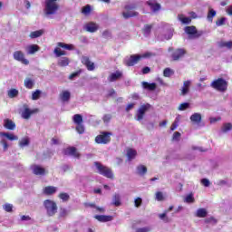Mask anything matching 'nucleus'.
<instances>
[{"label": "nucleus", "instance_id": "1", "mask_svg": "<svg viewBox=\"0 0 232 232\" xmlns=\"http://www.w3.org/2000/svg\"><path fill=\"white\" fill-rule=\"evenodd\" d=\"M57 1L61 0H45L44 12L46 15H53L54 14H57L60 8Z\"/></svg>", "mask_w": 232, "mask_h": 232}, {"label": "nucleus", "instance_id": "2", "mask_svg": "<svg viewBox=\"0 0 232 232\" xmlns=\"http://www.w3.org/2000/svg\"><path fill=\"white\" fill-rule=\"evenodd\" d=\"M44 207L48 217H55L58 209L57 203L55 201L52 199H45L44 201Z\"/></svg>", "mask_w": 232, "mask_h": 232}, {"label": "nucleus", "instance_id": "3", "mask_svg": "<svg viewBox=\"0 0 232 232\" xmlns=\"http://www.w3.org/2000/svg\"><path fill=\"white\" fill-rule=\"evenodd\" d=\"M210 86L218 92H224L227 91V81H226L224 78H218L210 83Z\"/></svg>", "mask_w": 232, "mask_h": 232}, {"label": "nucleus", "instance_id": "4", "mask_svg": "<svg viewBox=\"0 0 232 232\" xmlns=\"http://www.w3.org/2000/svg\"><path fill=\"white\" fill-rule=\"evenodd\" d=\"M151 53H146L142 55L140 54H132L127 60H125L126 66H135L141 59H146V57H150Z\"/></svg>", "mask_w": 232, "mask_h": 232}, {"label": "nucleus", "instance_id": "5", "mask_svg": "<svg viewBox=\"0 0 232 232\" xmlns=\"http://www.w3.org/2000/svg\"><path fill=\"white\" fill-rule=\"evenodd\" d=\"M111 135H113V133L110 131H102L95 137L94 140L96 144H110V142H111Z\"/></svg>", "mask_w": 232, "mask_h": 232}, {"label": "nucleus", "instance_id": "6", "mask_svg": "<svg viewBox=\"0 0 232 232\" xmlns=\"http://www.w3.org/2000/svg\"><path fill=\"white\" fill-rule=\"evenodd\" d=\"M136 8H137V5L135 4L125 5L124 10H126V12L122 13V16L125 19H130V17H137V15H139V12L131 11V10H135Z\"/></svg>", "mask_w": 232, "mask_h": 232}, {"label": "nucleus", "instance_id": "7", "mask_svg": "<svg viewBox=\"0 0 232 232\" xmlns=\"http://www.w3.org/2000/svg\"><path fill=\"white\" fill-rule=\"evenodd\" d=\"M95 166H96L100 175H102L103 177H106L107 179H113V171H111V169H110L99 162H95Z\"/></svg>", "mask_w": 232, "mask_h": 232}, {"label": "nucleus", "instance_id": "8", "mask_svg": "<svg viewBox=\"0 0 232 232\" xmlns=\"http://www.w3.org/2000/svg\"><path fill=\"white\" fill-rule=\"evenodd\" d=\"M72 121L76 125V131L80 135H82V133H84V125L82 124V122H83L82 115L74 114L73 117H72Z\"/></svg>", "mask_w": 232, "mask_h": 232}, {"label": "nucleus", "instance_id": "9", "mask_svg": "<svg viewBox=\"0 0 232 232\" xmlns=\"http://www.w3.org/2000/svg\"><path fill=\"white\" fill-rule=\"evenodd\" d=\"M13 57L14 61H18V63H22V64H24L25 66L30 64V61L24 58V53H23V51H15L13 54Z\"/></svg>", "mask_w": 232, "mask_h": 232}, {"label": "nucleus", "instance_id": "10", "mask_svg": "<svg viewBox=\"0 0 232 232\" xmlns=\"http://www.w3.org/2000/svg\"><path fill=\"white\" fill-rule=\"evenodd\" d=\"M63 155L69 157H74V159H81V153L77 150L75 147H68L63 149Z\"/></svg>", "mask_w": 232, "mask_h": 232}, {"label": "nucleus", "instance_id": "11", "mask_svg": "<svg viewBox=\"0 0 232 232\" xmlns=\"http://www.w3.org/2000/svg\"><path fill=\"white\" fill-rule=\"evenodd\" d=\"M35 113H39V109L30 110V108H28V105L26 104L24 105V111L22 112L23 119H25L26 121H28V119H30L32 115H35Z\"/></svg>", "mask_w": 232, "mask_h": 232}, {"label": "nucleus", "instance_id": "12", "mask_svg": "<svg viewBox=\"0 0 232 232\" xmlns=\"http://www.w3.org/2000/svg\"><path fill=\"white\" fill-rule=\"evenodd\" d=\"M186 53H188V52L183 48L174 50L171 53L172 61H180V59H182Z\"/></svg>", "mask_w": 232, "mask_h": 232}, {"label": "nucleus", "instance_id": "13", "mask_svg": "<svg viewBox=\"0 0 232 232\" xmlns=\"http://www.w3.org/2000/svg\"><path fill=\"white\" fill-rule=\"evenodd\" d=\"M82 64L87 68L88 72L95 70V63L88 56H82Z\"/></svg>", "mask_w": 232, "mask_h": 232}, {"label": "nucleus", "instance_id": "14", "mask_svg": "<svg viewBox=\"0 0 232 232\" xmlns=\"http://www.w3.org/2000/svg\"><path fill=\"white\" fill-rule=\"evenodd\" d=\"M185 34H188V35H193L195 39H198V37L200 36V34H198V31L197 30V27L195 25L186 26Z\"/></svg>", "mask_w": 232, "mask_h": 232}, {"label": "nucleus", "instance_id": "15", "mask_svg": "<svg viewBox=\"0 0 232 232\" xmlns=\"http://www.w3.org/2000/svg\"><path fill=\"white\" fill-rule=\"evenodd\" d=\"M191 86V81L187 80L183 82V86L181 88V92H179V95L181 97H184L189 93V88Z\"/></svg>", "mask_w": 232, "mask_h": 232}, {"label": "nucleus", "instance_id": "16", "mask_svg": "<svg viewBox=\"0 0 232 232\" xmlns=\"http://www.w3.org/2000/svg\"><path fill=\"white\" fill-rule=\"evenodd\" d=\"M33 173L34 175H41V176H44L46 175V173H48V171H46V169L39 166V165H34L33 166Z\"/></svg>", "mask_w": 232, "mask_h": 232}, {"label": "nucleus", "instance_id": "17", "mask_svg": "<svg viewBox=\"0 0 232 232\" xmlns=\"http://www.w3.org/2000/svg\"><path fill=\"white\" fill-rule=\"evenodd\" d=\"M85 30L86 32H90V34H93L99 30V25L93 22H90L87 24H85Z\"/></svg>", "mask_w": 232, "mask_h": 232}, {"label": "nucleus", "instance_id": "18", "mask_svg": "<svg viewBox=\"0 0 232 232\" xmlns=\"http://www.w3.org/2000/svg\"><path fill=\"white\" fill-rule=\"evenodd\" d=\"M94 218L98 220V222H111L113 216L96 215Z\"/></svg>", "mask_w": 232, "mask_h": 232}, {"label": "nucleus", "instance_id": "19", "mask_svg": "<svg viewBox=\"0 0 232 232\" xmlns=\"http://www.w3.org/2000/svg\"><path fill=\"white\" fill-rule=\"evenodd\" d=\"M4 128L6 130H15V122L10 119L4 120Z\"/></svg>", "mask_w": 232, "mask_h": 232}, {"label": "nucleus", "instance_id": "20", "mask_svg": "<svg viewBox=\"0 0 232 232\" xmlns=\"http://www.w3.org/2000/svg\"><path fill=\"white\" fill-rule=\"evenodd\" d=\"M191 122H194V124H200L202 122V114L198 112H195L190 116Z\"/></svg>", "mask_w": 232, "mask_h": 232}, {"label": "nucleus", "instance_id": "21", "mask_svg": "<svg viewBox=\"0 0 232 232\" xmlns=\"http://www.w3.org/2000/svg\"><path fill=\"white\" fill-rule=\"evenodd\" d=\"M121 77H122V72L117 71L116 72H112L108 77V81L109 82H115V81H118V79H121Z\"/></svg>", "mask_w": 232, "mask_h": 232}, {"label": "nucleus", "instance_id": "22", "mask_svg": "<svg viewBox=\"0 0 232 232\" xmlns=\"http://www.w3.org/2000/svg\"><path fill=\"white\" fill-rule=\"evenodd\" d=\"M142 87L144 88V90H149V92H155V90H157V83H150L148 82H143Z\"/></svg>", "mask_w": 232, "mask_h": 232}, {"label": "nucleus", "instance_id": "23", "mask_svg": "<svg viewBox=\"0 0 232 232\" xmlns=\"http://www.w3.org/2000/svg\"><path fill=\"white\" fill-rule=\"evenodd\" d=\"M72 97V93L69 91H63L60 93V99L63 102H68Z\"/></svg>", "mask_w": 232, "mask_h": 232}, {"label": "nucleus", "instance_id": "24", "mask_svg": "<svg viewBox=\"0 0 232 232\" xmlns=\"http://www.w3.org/2000/svg\"><path fill=\"white\" fill-rule=\"evenodd\" d=\"M24 84L25 88H27V90H32L34 86H35V80L32 78H25V80L24 81Z\"/></svg>", "mask_w": 232, "mask_h": 232}, {"label": "nucleus", "instance_id": "25", "mask_svg": "<svg viewBox=\"0 0 232 232\" xmlns=\"http://www.w3.org/2000/svg\"><path fill=\"white\" fill-rule=\"evenodd\" d=\"M44 195H54V193H57V187L53 186H47L44 188Z\"/></svg>", "mask_w": 232, "mask_h": 232}, {"label": "nucleus", "instance_id": "26", "mask_svg": "<svg viewBox=\"0 0 232 232\" xmlns=\"http://www.w3.org/2000/svg\"><path fill=\"white\" fill-rule=\"evenodd\" d=\"M0 137H5L8 140H19V137L8 132H0Z\"/></svg>", "mask_w": 232, "mask_h": 232}, {"label": "nucleus", "instance_id": "27", "mask_svg": "<svg viewBox=\"0 0 232 232\" xmlns=\"http://www.w3.org/2000/svg\"><path fill=\"white\" fill-rule=\"evenodd\" d=\"M44 31L43 29L37 30V31H34L31 32L29 34V37L31 39H37V37H41L42 35H44Z\"/></svg>", "mask_w": 232, "mask_h": 232}, {"label": "nucleus", "instance_id": "28", "mask_svg": "<svg viewBox=\"0 0 232 232\" xmlns=\"http://www.w3.org/2000/svg\"><path fill=\"white\" fill-rule=\"evenodd\" d=\"M41 48L39 47V45L37 44H32L29 45L27 47V53H29L30 55H33L34 53H35L36 52H39Z\"/></svg>", "mask_w": 232, "mask_h": 232}, {"label": "nucleus", "instance_id": "29", "mask_svg": "<svg viewBox=\"0 0 232 232\" xmlns=\"http://www.w3.org/2000/svg\"><path fill=\"white\" fill-rule=\"evenodd\" d=\"M153 28V24H145L142 29V34L145 37H148L151 34V29Z\"/></svg>", "mask_w": 232, "mask_h": 232}, {"label": "nucleus", "instance_id": "30", "mask_svg": "<svg viewBox=\"0 0 232 232\" xmlns=\"http://www.w3.org/2000/svg\"><path fill=\"white\" fill-rule=\"evenodd\" d=\"M196 217H198V218H206V217H208V210H206V208L198 209Z\"/></svg>", "mask_w": 232, "mask_h": 232}, {"label": "nucleus", "instance_id": "31", "mask_svg": "<svg viewBox=\"0 0 232 232\" xmlns=\"http://www.w3.org/2000/svg\"><path fill=\"white\" fill-rule=\"evenodd\" d=\"M137 157V150L133 149H128L127 150V158L129 160H133Z\"/></svg>", "mask_w": 232, "mask_h": 232}, {"label": "nucleus", "instance_id": "32", "mask_svg": "<svg viewBox=\"0 0 232 232\" xmlns=\"http://www.w3.org/2000/svg\"><path fill=\"white\" fill-rule=\"evenodd\" d=\"M121 195L114 194L112 198V206H115L116 208H119L121 206Z\"/></svg>", "mask_w": 232, "mask_h": 232}, {"label": "nucleus", "instance_id": "33", "mask_svg": "<svg viewBox=\"0 0 232 232\" xmlns=\"http://www.w3.org/2000/svg\"><path fill=\"white\" fill-rule=\"evenodd\" d=\"M7 95L9 99H15L19 95V91L17 89H11L8 91Z\"/></svg>", "mask_w": 232, "mask_h": 232}, {"label": "nucleus", "instance_id": "34", "mask_svg": "<svg viewBox=\"0 0 232 232\" xmlns=\"http://www.w3.org/2000/svg\"><path fill=\"white\" fill-rule=\"evenodd\" d=\"M68 64H70V59H68V57H63L58 61V66L64 67L68 66Z\"/></svg>", "mask_w": 232, "mask_h": 232}, {"label": "nucleus", "instance_id": "35", "mask_svg": "<svg viewBox=\"0 0 232 232\" xmlns=\"http://www.w3.org/2000/svg\"><path fill=\"white\" fill-rule=\"evenodd\" d=\"M138 175H146L148 173V168L144 165H140L137 167Z\"/></svg>", "mask_w": 232, "mask_h": 232}, {"label": "nucleus", "instance_id": "36", "mask_svg": "<svg viewBox=\"0 0 232 232\" xmlns=\"http://www.w3.org/2000/svg\"><path fill=\"white\" fill-rule=\"evenodd\" d=\"M179 20L182 22L183 24H189L191 23L190 17H185L184 14L178 15Z\"/></svg>", "mask_w": 232, "mask_h": 232}, {"label": "nucleus", "instance_id": "37", "mask_svg": "<svg viewBox=\"0 0 232 232\" xmlns=\"http://www.w3.org/2000/svg\"><path fill=\"white\" fill-rule=\"evenodd\" d=\"M20 148H24L25 146H30V139L28 137L23 138L19 141Z\"/></svg>", "mask_w": 232, "mask_h": 232}, {"label": "nucleus", "instance_id": "38", "mask_svg": "<svg viewBox=\"0 0 232 232\" xmlns=\"http://www.w3.org/2000/svg\"><path fill=\"white\" fill-rule=\"evenodd\" d=\"M68 217V210L64 208H60L58 218H66Z\"/></svg>", "mask_w": 232, "mask_h": 232}, {"label": "nucleus", "instance_id": "39", "mask_svg": "<svg viewBox=\"0 0 232 232\" xmlns=\"http://www.w3.org/2000/svg\"><path fill=\"white\" fill-rule=\"evenodd\" d=\"M215 15H217V11H215V9H210L207 15L208 21L213 23V17H215Z\"/></svg>", "mask_w": 232, "mask_h": 232}, {"label": "nucleus", "instance_id": "40", "mask_svg": "<svg viewBox=\"0 0 232 232\" xmlns=\"http://www.w3.org/2000/svg\"><path fill=\"white\" fill-rule=\"evenodd\" d=\"M219 47L220 48H227L228 50H231L232 48V41H228V42H220L219 43Z\"/></svg>", "mask_w": 232, "mask_h": 232}, {"label": "nucleus", "instance_id": "41", "mask_svg": "<svg viewBox=\"0 0 232 232\" xmlns=\"http://www.w3.org/2000/svg\"><path fill=\"white\" fill-rule=\"evenodd\" d=\"M58 46L60 48H64V50H73V44H64V43H58Z\"/></svg>", "mask_w": 232, "mask_h": 232}, {"label": "nucleus", "instance_id": "42", "mask_svg": "<svg viewBox=\"0 0 232 232\" xmlns=\"http://www.w3.org/2000/svg\"><path fill=\"white\" fill-rule=\"evenodd\" d=\"M136 115L137 121H142V119H144V115H146V112L142 109L139 108Z\"/></svg>", "mask_w": 232, "mask_h": 232}, {"label": "nucleus", "instance_id": "43", "mask_svg": "<svg viewBox=\"0 0 232 232\" xmlns=\"http://www.w3.org/2000/svg\"><path fill=\"white\" fill-rule=\"evenodd\" d=\"M58 197L63 202H68L70 200V195H68V193H66V192L60 193Z\"/></svg>", "mask_w": 232, "mask_h": 232}, {"label": "nucleus", "instance_id": "44", "mask_svg": "<svg viewBox=\"0 0 232 232\" xmlns=\"http://www.w3.org/2000/svg\"><path fill=\"white\" fill-rule=\"evenodd\" d=\"M174 73L175 72L170 68H165L163 71L164 77H171V75H174Z\"/></svg>", "mask_w": 232, "mask_h": 232}, {"label": "nucleus", "instance_id": "45", "mask_svg": "<svg viewBox=\"0 0 232 232\" xmlns=\"http://www.w3.org/2000/svg\"><path fill=\"white\" fill-rule=\"evenodd\" d=\"M3 208L5 209V211H6V213H12V211H14V205L5 203L3 206Z\"/></svg>", "mask_w": 232, "mask_h": 232}, {"label": "nucleus", "instance_id": "46", "mask_svg": "<svg viewBox=\"0 0 232 232\" xmlns=\"http://www.w3.org/2000/svg\"><path fill=\"white\" fill-rule=\"evenodd\" d=\"M150 8L152 10V12H159V10H160L161 6L160 4L159 3H154L152 4V5H150Z\"/></svg>", "mask_w": 232, "mask_h": 232}, {"label": "nucleus", "instance_id": "47", "mask_svg": "<svg viewBox=\"0 0 232 232\" xmlns=\"http://www.w3.org/2000/svg\"><path fill=\"white\" fill-rule=\"evenodd\" d=\"M232 130V124L231 123H225L222 128L223 133H227V131H230Z\"/></svg>", "mask_w": 232, "mask_h": 232}, {"label": "nucleus", "instance_id": "48", "mask_svg": "<svg viewBox=\"0 0 232 232\" xmlns=\"http://www.w3.org/2000/svg\"><path fill=\"white\" fill-rule=\"evenodd\" d=\"M188 108H189V103L188 102H183V103H180L178 110L179 111H185V110H188Z\"/></svg>", "mask_w": 232, "mask_h": 232}, {"label": "nucleus", "instance_id": "49", "mask_svg": "<svg viewBox=\"0 0 232 232\" xmlns=\"http://www.w3.org/2000/svg\"><path fill=\"white\" fill-rule=\"evenodd\" d=\"M92 12V6L90 5H87L82 7V13L84 14L85 15H88Z\"/></svg>", "mask_w": 232, "mask_h": 232}, {"label": "nucleus", "instance_id": "50", "mask_svg": "<svg viewBox=\"0 0 232 232\" xmlns=\"http://www.w3.org/2000/svg\"><path fill=\"white\" fill-rule=\"evenodd\" d=\"M185 202H187V204H193V202H195V198L193 197V194H188L185 198Z\"/></svg>", "mask_w": 232, "mask_h": 232}, {"label": "nucleus", "instance_id": "51", "mask_svg": "<svg viewBox=\"0 0 232 232\" xmlns=\"http://www.w3.org/2000/svg\"><path fill=\"white\" fill-rule=\"evenodd\" d=\"M164 199V194L161 191L156 192V200H158V202H162Z\"/></svg>", "mask_w": 232, "mask_h": 232}, {"label": "nucleus", "instance_id": "52", "mask_svg": "<svg viewBox=\"0 0 232 232\" xmlns=\"http://www.w3.org/2000/svg\"><path fill=\"white\" fill-rule=\"evenodd\" d=\"M41 97V91L36 90L32 94V100L33 101H37Z\"/></svg>", "mask_w": 232, "mask_h": 232}, {"label": "nucleus", "instance_id": "53", "mask_svg": "<svg viewBox=\"0 0 232 232\" xmlns=\"http://www.w3.org/2000/svg\"><path fill=\"white\" fill-rule=\"evenodd\" d=\"M54 53H55L56 57H61L62 55H66V52L62 51L59 48L54 49Z\"/></svg>", "mask_w": 232, "mask_h": 232}, {"label": "nucleus", "instance_id": "54", "mask_svg": "<svg viewBox=\"0 0 232 232\" xmlns=\"http://www.w3.org/2000/svg\"><path fill=\"white\" fill-rule=\"evenodd\" d=\"M217 218L210 217L205 219V224H217Z\"/></svg>", "mask_w": 232, "mask_h": 232}, {"label": "nucleus", "instance_id": "55", "mask_svg": "<svg viewBox=\"0 0 232 232\" xmlns=\"http://www.w3.org/2000/svg\"><path fill=\"white\" fill-rule=\"evenodd\" d=\"M216 24L218 26H223V24H226V17H221L216 21Z\"/></svg>", "mask_w": 232, "mask_h": 232}, {"label": "nucleus", "instance_id": "56", "mask_svg": "<svg viewBox=\"0 0 232 232\" xmlns=\"http://www.w3.org/2000/svg\"><path fill=\"white\" fill-rule=\"evenodd\" d=\"M201 184L202 186H205V188H209V186H211V182L208 179H202Z\"/></svg>", "mask_w": 232, "mask_h": 232}, {"label": "nucleus", "instance_id": "57", "mask_svg": "<svg viewBox=\"0 0 232 232\" xmlns=\"http://www.w3.org/2000/svg\"><path fill=\"white\" fill-rule=\"evenodd\" d=\"M134 206H135V208H140V206H142V198H137L134 200Z\"/></svg>", "mask_w": 232, "mask_h": 232}, {"label": "nucleus", "instance_id": "58", "mask_svg": "<svg viewBox=\"0 0 232 232\" xmlns=\"http://www.w3.org/2000/svg\"><path fill=\"white\" fill-rule=\"evenodd\" d=\"M151 108V105L150 103L143 104L140 107V110H142L145 113Z\"/></svg>", "mask_w": 232, "mask_h": 232}, {"label": "nucleus", "instance_id": "59", "mask_svg": "<svg viewBox=\"0 0 232 232\" xmlns=\"http://www.w3.org/2000/svg\"><path fill=\"white\" fill-rule=\"evenodd\" d=\"M167 212H164L162 214H160L159 217L160 218V220H164V222H169V218H168V217H166Z\"/></svg>", "mask_w": 232, "mask_h": 232}, {"label": "nucleus", "instance_id": "60", "mask_svg": "<svg viewBox=\"0 0 232 232\" xmlns=\"http://www.w3.org/2000/svg\"><path fill=\"white\" fill-rule=\"evenodd\" d=\"M150 231H151V228H150V227H140L136 229V232H150Z\"/></svg>", "mask_w": 232, "mask_h": 232}, {"label": "nucleus", "instance_id": "61", "mask_svg": "<svg viewBox=\"0 0 232 232\" xmlns=\"http://www.w3.org/2000/svg\"><path fill=\"white\" fill-rule=\"evenodd\" d=\"M0 144H2L4 151H6L8 150V142H6V140H2L0 141Z\"/></svg>", "mask_w": 232, "mask_h": 232}, {"label": "nucleus", "instance_id": "62", "mask_svg": "<svg viewBox=\"0 0 232 232\" xmlns=\"http://www.w3.org/2000/svg\"><path fill=\"white\" fill-rule=\"evenodd\" d=\"M103 122H110L111 121V114H105L102 118Z\"/></svg>", "mask_w": 232, "mask_h": 232}, {"label": "nucleus", "instance_id": "63", "mask_svg": "<svg viewBox=\"0 0 232 232\" xmlns=\"http://www.w3.org/2000/svg\"><path fill=\"white\" fill-rule=\"evenodd\" d=\"M179 139H180V132H179V131L174 132V134L172 136V140H179Z\"/></svg>", "mask_w": 232, "mask_h": 232}, {"label": "nucleus", "instance_id": "64", "mask_svg": "<svg viewBox=\"0 0 232 232\" xmlns=\"http://www.w3.org/2000/svg\"><path fill=\"white\" fill-rule=\"evenodd\" d=\"M83 206L84 208H93L94 209L96 207L95 203H88V202L83 203Z\"/></svg>", "mask_w": 232, "mask_h": 232}]
</instances>
